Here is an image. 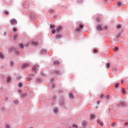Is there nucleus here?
I'll return each instance as SVG.
<instances>
[{
	"instance_id": "obj_1",
	"label": "nucleus",
	"mask_w": 128,
	"mask_h": 128,
	"mask_svg": "<svg viewBox=\"0 0 128 128\" xmlns=\"http://www.w3.org/2000/svg\"><path fill=\"white\" fill-rule=\"evenodd\" d=\"M39 68L40 66H38V65H34L32 68V72H36V70Z\"/></svg>"
},
{
	"instance_id": "obj_2",
	"label": "nucleus",
	"mask_w": 128,
	"mask_h": 128,
	"mask_svg": "<svg viewBox=\"0 0 128 128\" xmlns=\"http://www.w3.org/2000/svg\"><path fill=\"white\" fill-rule=\"evenodd\" d=\"M10 22L12 25L16 24H18V22H16V20L14 18L10 20Z\"/></svg>"
},
{
	"instance_id": "obj_3",
	"label": "nucleus",
	"mask_w": 128,
	"mask_h": 128,
	"mask_svg": "<svg viewBox=\"0 0 128 128\" xmlns=\"http://www.w3.org/2000/svg\"><path fill=\"white\" fill-rule=\"evenodd\" d=\"M96 29L98 30H99V32H100L102 30H104V28H102V26L100 24H98L96 26Z\"/></svg>"
},
{
	"instance_id": "obj_4",
	"label": "nucleus",
	"mask_w": 128,
	"mask_h": 128,
	"mask_svg": "<svg viewBox=\"0 0 128 128\" xmlns=\"http://www.w3.org/2000/svg\"><path fill=\"white\" fill-rule=\"evenodd\" d=\"M30 64L28 63H24L22 65V68H28Z\"/></svg>"
},
{
	"instance_id": "obj_5",
	"label": "nucleus",
	"mask_w": 128,
	"mask_h": 128,
	"mask_svg": "<svg viewBox=\"0 0 128 128\" xmlns=\"http://www.w3.org/2000/svg\"><path fill=\"white\" fill-rule=\"evenodd\" d=\"M96 115L94 114H91L90 115V120H94V118H96Z\"/></svg>"
},
{
	"instance_id": "obj_6",
	"label": "nucleus",
	"mask_w": 128,
	"mask_h": 128,
	"mask_svg": "<svg viewBox=\"0 0 128 128\" xmlns=\"http://www.w3.org/2000/svg\"><path fill=\"white\" fill-rule=\"evenodd\" d=\"M62 26H58V27L56 28V32H60V30H62Z\"/></svg>"
},
{
	"instance_id": "obj_7",
	"label": "nucleus",
	"mask_w": 128,
	"mask_h": 128,
	"mask_svg": "<svg viewBox=\"0 0 128 128\" xmlns=\"http://www.w3.org/2000/svg\"><path fill=\"white\" fill-rule=\"evenodd\" d=\"M86 122L84 120L82 122V128H86Z\"/></svg>"
},
{
	"instance_id": "obj_8",
	"label": "nucleus",
	"mask_w": 128,
	"mask_h": 128,
	"mask_svg": "<svg viewBox=\"0 0 128 128\" xmlns=\"http://www.w3.org/2000/svg\"><path fill=\"white\" fill-rule=\"evenodd\" d=\"M62 38V35L60 34H58L56 36V40H58V38Z\"/></svg>"
},
{
	"instance_id": "obj_9",
	"label": "nucleus",
	"mask_w": 128,
	"mask_h": 128,
	"mask_svg": "<svg viewBox=\"0 0 128 128\" xmlns=\"http://www.w3.org/2000/svg\"><path fill=\"white\" fill-rule=\"evenodd\" d=\"M97 122H98V124H100V126H104V123H102V122H100V120H98Z\"/></svg>"
},
{
	"instance_id": "obj_10",
	"label": "nucleus",
	"mask_w": 128,
	"mask_h": 128,
	"mask_svg": "<svg viewBox=\"0 0 128 128\" xmlns=\"http://www.w3.org/2000/svg\"><path fill=\"white\" fill-rule=\"evenodd\" d=\"M19 46L21 48H24V45L22 43H20Z\"/></svg>"
},
{
	"instance_id": "obj_11",
	"label": "nucleus",
	"mask_w": 128,
	"mask_h": 128,
	"mask_svg": "<svg viewBox=\"0 0 128 128\" xmlns=\"http://www.w3.org/2000/svg\"><path fill=\"white\" fill-rule=\"evenodd\" d=\"M68 96H69L71 100H72V98H74V96L72 95V94H69Z\"/></svg>"
},
{
	"instance_id": "obj_12",
	"label": "nucleus",
	"mask_w": 128,
	"mask_h": 128,
	"mask_svg": "<svg viewBox=\"0 0 128 128\" xmlns=\"http://www.w3.org/2000/svg\"><path fill=\"white\" fill-rule=\"evenodd\" d=\"M110 63H107V64H106V68H108V69L110 68Z\"/></svg>"
},
{
	"instance_id": "obj_13",
	"label": "nucleus",
	"mask_w": 128,
	"mask_h": 128,
	"mask_svg": "<svg viewBox=\"0 0 128 128\" xmlns=\"http://www.w3.org/2000/svg\"><path fill=\"white\" fill-rule=\"evenodd\" d=\"M54 114H58V108H54Z\"/></svg>"
},
{
	"instance_id": "obj_14",
	"label": "nucleus",
	"mask_w": 128,
	"mask_h": 128,
	"mask_svg": "<svg viewBox=\"0 0 128 128\" xmlns=\"http://www.w3.org/2000/svg\"><path fill=\"white\" fill-rule=\"evenodd\" d=\"M54 64L56 65V64H60V62L58 61H54Z\"/></svg>"
},
{
	"instance_id": "obj_15",
	"label": "nucleus",
	"mask_w": 128,
	"mask_h": 128,
	"mask_svg": "<svg viewBox=\"0 0 128 128\" xmlns=\"http://www.w3.org/2000/svg\"><path fill=\"white\" fill-rule=\"evenodd\" d=\"M117 6H122V2L118 1L117 2Z\"/></svg>"
},
{
	"instance_id": "obj_16",
	"label": "nucleus",
	"mask_w": 128,
	"mask_h": 128,
	"mask_svg": "<svg viewBox=\"0 0 128 128\" xmlns=\"http://www.w3.org/2000/svg\"><path fill=\"white\" fill-rule=\"evenodd\" d=\"M14 104H18V100H14Z\"/></svg>"
},
{
	"instance_id": "obj_17",
	"label": "nucleus",
	"mask_w": 128,
	"mask_h": 128,
	"mask_svg": "<svg viewBox=\"0 0 128 128\" xmlns=\"http://www.w3.org/2000/svg\"><path fill=\"white\" fill-rule=\"evenodd\" d=\"M26 94H22L21 97L24 98H26Z\"/></svg>"
},
{
	"instance_id": "obj_18",
	"label": "nucleus",
	"mask_w": 128,
	"mask_h": 128,
	"mask_svg": "<svg viewBox=\"0 0 128 128\" xmlns=\"http://www.w3.org/2000/svg\"><path fill=\"white\" fill-rule=\"evenodd\" d=\"M96 20L97 22H100V18H96Z\"/></svg>"
},
{
	"instance_id": "obj_19",
	"label": "nucleus",
	"mask_w": 128,
	"mask_h": 128,
	"mask_svg": "<svg viewBox=\"0 0 128 128\" xmlns=\"http://www.w3.org/2000/svg\"><path fill=\"white\" fill-rule=\"evenodd\" d=\"M76 32H80V28H77L76 29Z\"/></svg>"
},
{
	"instance_id": "obj_20",
	"label": "nucleus",
	"mask_w": 128,
	"mask_h": 128,
	"mask_svg": "<svg viewBox=\"0 0 128 128\" xmlns=\"http://www.w3.org/2000/svg\"><path fill=\"white\" fill-rule=\"evenodd\" d=\"M118 47H115L114 48V52H118Z\"/></svg>"
},
{
	"instance_id": "obj_21",
	"label": "nucleus",
	"mask_w": 128,
	"mask_h": 128,
	"mask_svg": "<svg viewBox=\"0 0 128 128\" xmlns=\"http://www.w3.org/2000/svg\"><path fill=\"white\" fill-rule=\"evenodd\" d=\"M51 14H52V12H54V10L53 9H50L49 10Z\"/></svg>"
},
{
	"instance_id": "obj_22",
	"label": "nucleus",
	"mask_w": 128,
	"mask_h": 128,
	"mask_svg": "<svg viewBox=\"0 0 128 128\" xmlns=\"http://www.w3.org/2000/svg\"><path fill=\"white\" fill-rule=\"evenodd\" d=\"M116 28H122V26H120V24H118L116 26Z\"/></svg>"
},
{
	"instance_id": "obj_23",
	"label": "nucleus",
	"mask_w": 128,
	"mask_h": 128,
	"mask_svg": "<svg viewBox=\"0 0 128 128\" xmlns=\"http://www.w3.org/2000/svg\"><path fill=\"white\" fill-rule=\"evenodd\" d=\"M4 14H8V10H4Z\"/></svg>"
},
{
	"instance_id": "obj_24",
	"label": "nucleus",
	"mask_w": 128,
	"mask_h": 128,
	"mask_svg": "<svg viewBox=\"0 0 128 128\" xmlns=\"http://www.w3.org/2000/svg\"><path fill=\"white\" fill-rule=\"evenodd\" d=\"M0 58H4V56L2 55V54L0 53Z\"/></svg>"
},
{
	"instance_id": "obj_25",
	"label": "nucleus",
	"mask_w": 128,
	"mask_h": 128,
	"mask_svg": "<svg viewBox=\"0 0 128 128\" xmlns=\"http://www.w3.org/2000/svg\"><path fill=\"white\" fill-rule=\"evenodd\" d=\"M10 77H8V78H7V82H10Z\"/></svg>"
},
{
	"instance_id": "obj_26",
	"label": "nucleus",
	"mask_w": 128,
	"mask_h": 128,
	"mask_svg": "<svg viewBox=\"0 0 128 128\" xmlns=\"http://www.w3.org/2000/svg\"><path fill=\"white\" fill-rule=\"evenodd\" d=\"M79 26H80V28H84V26L82 24H80L79 25Z\"/></svg>"
},
{
	"instance_id": "obj_27",
	"label": "nucleus",
	"mask_w": 128,
	"mask_h": 128,
	"mask_svg": "<svg viewBox=\"0 0 128 128\" xmlns=\"http://www.w3.org/2000/svg\"><path fill=\"white\" fill-rule=\"evenodd\" d=\"M10 66H14V62H12V61H11V62H10Z\"/></svg>"
},
{
	"instance_id": "obj_28",
	"label": "nucleus",
	"mask_w": 128,
	"mask_h": 128,
	"mask_svg": "<svg viewBox=\"0 0 128 128\" xmlns=\"http://www.w3.org/2000/svg\"><path fill=\"white\" fill-rule=\"evenodd\" d=\"M18 86H20V87L22 86V82H19V84H18Z\"/></svg>"
},
{
	"instance_id": "obj_29",
	"label": "nucleus",
	"mask_w": 128,
	"mask_h": 128,
	"mask_svg": "<svg viewBox=\"0 0 128 128\" xmlns=\"http://www.w3.org/2000/svg\"><path fill=\"white\" fill-rule=\"evenodd\" d=\"M122 94H126V90H124V88L122 89Z\"/></svg>"
},
{
	"instance_id": "obj_30",
	"label": "nucleus",
	"mask_w": 128,
	"mask_h": 128,
	"mask_svg": "<svg viewBox=\"0 0 128 128\" xmlns=\"http://www.w3.org/2000/svg\"><path fill=\"white\" fill-rule=\"evenodd\" d=\"M12 30L13 32H16V28H14L12 29Z\"/></svg>"
},
{
	"instance_id": "obj_31",
	"label": "nucleus",
	"mask_w": 128,
	"mask_h": 128,
	"mask_svg": "<svg viewBox=\"0 0 128 128\" xmlns=\"http://www.w3.org/2000/svg\"><path fill=\"white\" fill-rule=\"evenodd\" d=\"M56 28V26L54 25H51L50 26V28Z\"/></svg>"
},
{
	"instance_id": "obj_32",
	"label": "nucleus",
	"mask_w": 128,
	"mask_h": 128,
	"mask_svg": "<svg viewBox=\"0 0 128 128\" xmlns=\"http://www.w3.org/2000/svg\"><path fill=\"white\" fill-rule=\"evenodd\" d=\"M6 128H10V126L8 124H7L6 126Z\"/></svg>"
},
{
	"instance_id": "obj_33",
	"label": "nucleus",
	"mask_w": 128,
	"mask_h": 128,
	"mask_svg": "<svg viewBox=\"0 0 128 128\" xmlns=\"http://www.w3.org/2000/svg\"><path fill=\"white\" fill-rule=\"evenodd\" d=\"M115 88H118V84L117 83L115 84Z\"/></svg>"
},
{
	"instance_id": "obj_34",
	"label": "nucleus",
	"mask_w": 128,
	"mask_h": 128,
	"mask_svg": "<svg viewBox=\"0 0 128 128\" xmlns=\"http://www.w3.org/2000/svg\"><path fill=\"white\" fill-rule=\"evenodd\" d=\"M32 44H38V43L36 42H32Z\"/></svg>"
},
{
	"instance_id": "obj_35",
	"label": "nucleus",
	"mask_w": 128,
	"mask_h": 128,
	"mask_svg": "<svg viewBox=\"0 0 128 128\" xmlns=\"http://www.w3.org/2000/svg\"><path fill=\"white\" fill-rule=\"evenodd\" d=\"M104 94H102L100 96V98H104Z\"/></svg>"
},
{
	"instance_id": "obj_36",
	"label": "nucleus",
	"mask_w": 128,
	"mask_h": 128,
	"mask_svg": "<svg viewBox=\"0 0 128 128\" xmlns=\"http://www.w3.org/2000/svg\"><path fill=\"white\" fill-rule=\"evenodd\" d=\"M52 34H55V32H56V30H53L52 31Z\"/></svg>"
},
{
	"instance_id": "obj_37",
	"label": "nucleus",
	"mask_w": 128,
	"mask_h": 128,
	"mask_svg": "<svg viewBox=\"0 0 128 128\" xmlns=\"http://www.w3.org/2000/svg\"><path fill=\"white\" fill-rule=\"evenodd\" d=\"M55 73L56 74H60V72L58 71H56Z\"/></svg>"
},
{
	"instance_id": "obj_38",
	"label": "nucleus",
	"mask_w": 128,
	"mask_h": 128,
	"mask_svg": "<svg viewBox=\"0 0 128 128\" xmlns=\"http://www.w3.org/2000/svg\"><path fill=\"white\" fill-rule=\"evenodd\" d=\"M104 28V30H106V28H108V26H104L103 29Z\"/></svg>"
},
{
	"instance_id": "obj_39",
	"label": "nucleus",
	"mask_w": 128,
	"mask_h": 128,
	"mask_svg": "<svg viewBox=\"0 0 128 128\" xmlns=\"http://www.w3.org/2000/svg\"><path fill=\"white\" fill-rule=\"evenodd\" d=\"M116 126V123L112 124V126Z\"/></svg>"
},
{
	"instance_id": "obj_40",
	"label": "nucleus",
	"mask_w": 128,
	"mask_h": 128,
	"mask_svg": "<svg viewBox=\"0 0 128 128\" xmlns=\"http://www.w3.org/2000/svg\"><path fill=\"white\" fill-rule=\"evenodd\" d=\"M73 126H74V128H78V126L74 124V125H73Z\"/></svg>"
},
{
	"instance_id": "obj_41",
	"label": "nucleus",
	"mask_w": 128,
	"mask_h": 128,
	"mask_svg": "<svg viewBox=\"0 0 128 128\" xmlns=\"http://www.w3.org/2000/svg\"><path fill=\"white\" fill-rule=\"evenodd\" d=\"M97 52L96 50H94V52Z\"/></svg>"
},
{
	"instance_id": "obj_42",
	"label": "nucleus",
	"mask_w": 128,
	"mask_h": 128,
	"mask_svg": "<svg viewBox=\"0 0 128 128\" xmlns=\"http://www.w3.org/2000/svg\"><path fill=\"white\" fill-rule=\"evenodd\" d=\"M100 101H98V102H97V104H100Z\"/></svg>"
},
{
	"instance_id": "obj_43",
	"label": "nucleus",
	"mask_w": 128,
	"mask_h": 128,
	"mask_svg": "<svg viewBox=\"0 0 128 128\" xmlns=\"http://www.w3.org/2000/svg\"><path fill=\"white\" fill-rule=\"evenodd\" d=\"M124 82V81L123 80H122V84Z\"/></svg>"
},
{
	"instance_id": "obj_44",
	"label": "nucleus",
	"mask_w": 128,
	"mask_h": 128,
	"mask_svg": "<svg viewBox=\"0 0 128 128\" xmlns=\"http://www.w3.org/2000/svg\"><path fill=\"white\" fill-rule=\"evenodd\" d=\"M54 84H53V85L52 86V88H54Z\"/></svg>"
},
{
	"instance_id": "obj_45",
	"label": "nucleus",
	"mask_w": 128,
	"mask_h": 128,
	"mask_svg": "<svg viewBox=\"0 0 128 128\" xmlns=\"http://www.w3.org/2000/svg\"><path fill=\"white\" fill-rule=\"evenodd\" d=\"M16 35H15V36H14V37H15V38H16Z\"/></svg>"
},
{
	"instance_id": "obj_46",
	"label": "nucleus",
	"mask_w": 128,
	"mask_h": 128,
	"mask_svg": "<svg viewBox=\"0 0 128 128\" xmlns=\"http://www.w3.org/2000/svg\"><path fill=\"white\" fill-rule=\"evenodd\" d=\"M42 74V76H44V74Z\"/></svg>"
},
{
	"instance_id": "obj_47",
	"label": "nucleus",
	"mask_w": 128,
	"mask_h": 128,
	"mask_svg": "<svg viewBox=\"0 0 128 128\" xmlns=\"http://www.w3.org/2000/svg\"><path fill=\"white\" fill-rule=\"evenodd\" d=\"M26 46H28V44H26Z\"/></svg>"
}]
</instances>
